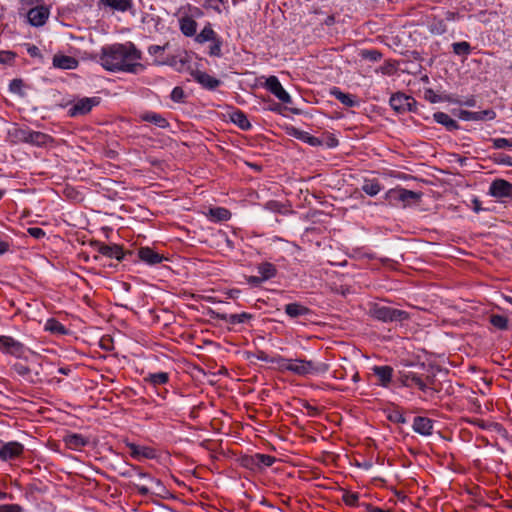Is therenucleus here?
<instances>
[{"label": "nucleus", "instance_id": "nucleus-1", "mask_svg": "<svg viewBox=\"0 0 512 512\" xmlns=\"http://www.w3.org/2000/svg\"><path fill=\"white\" fill-rule=\"evenodd\" d=\"M143 54L136 45L127 41L105 45L99 54V63L109 72L137 74L145 69L141 63Z\"/></svg>", "mask_w": 512, "mask_h": 512}, {"label": "nucleus", "instance_id": "nucleus-2", "mask_svg": "<svg viewBox=\"0 0 512 512\" xmlns=\"http://www.w3.org/2000/svg\"><path fill=\"white\" fill-rule=\"evenodd\" d=\"M422 366L407 365L397 373V381L401 386L407 388H417L426 392L430 377L420 372L423 371Z\"/></svg>", "mask_w": 512, "mask_h": 512}, {"label": "nucleus", "instance_id": "nucleus-3", "mask_svg": "<svg viewBox=\"0 0 512 512\" xmlns=\"http://www.w3.org/2000/svg\"><path fill=\"white\" fill-rule=\"evenodd\" d=\"M370 315L374 319L385 323L403 322L409 319V313L407 311L379 304H375L370 309Z\"/></svg>", "mask_w": 512, "mask_h": 512}, {"label": "nucleus", "instance_id": "nucleus-4", "mask_svg": "<svg viewBox=\"0 0 512 512\" xmlns=\"http://www.w3.org/2000/svg\"><path fill=\"white\" fill-rule=\"evenodd\" d=\"M420 197L421 193L407 190L400 186L389 189L384 195L385 201L390 206L402 204L403 207L408 206L411 202L418 201Z\"/></svg>", "mask_w": 512, "mask_h": 512}, {"label": "nucleus", "instance_id": "nucleus-5", "mask_svg": "<svg viewBox=\"0 0 512 512\" xmlns=\"http://www.w3.org/2000/svg\"><path fill=\"white\" fill-rule=\"evenodd\" d=\"M27 347L12 336H0V351L15 358H22L27 352Z\"/></svg>", "mask_w": 512, "mask_h": 512}, {"label": "nucleus", "instance_id": "nucleus-6", "mask_svg": "<svg viewBox=\"0 0 512 512\" xmlns=\"http://www.w3.org/2000/svg\"><path fill=\"white\" fill-rule=\"evenodd\" d=\"M100 103L101 98L98 96L80 98L68 109V115L70 117L84 116Z\"/></svg>", "mask_w": 512, "mask_h": 512}, {"label": "nucleus", "instance_id": "nucleus-7", "mask_svg": "<svg viewBox=\"0 0 512 512\" xmlns=\"http://www.w3.org/2000/svg\"><path fill=\"white\" fill-rule=\"evenodd\" d=\"M389 104L394 111L403 114L416 111L417 102L412 96L397 92L390 97Z\"/></svg>", "mask_w": 512, "mask_h": 512}, {"label": "nucleus", "instance_id": "nucleus-8", "mask_svg": "<svg viewBox=\"0 0 512 512\" xmlns=\"http://www.w3.org/2000/svg\"><path fill=\"white\" fill-rule=\"evenodd\" d=\"M24 445L17 441H10L0 447V459L2 461L15 460L24 454Z\"/></svg>", "mask_w": 512, "mask_h": 512}, {"label": "nucleus", "instance_id": "nucleus-9", "mask_svg": "<svg viewBox=\"0 0 512 512\" xmlns=\"http://www.w3.org/2000/svg\"><path fill=\"white\" fill-rule=\"evenodd\" d=\"M264 87L274 96H276L281 102L286 104L291 103L292 100L290 95L283 88L282 84L276 76H269L265 81Z\"/></svg>", "mask_w": 512, "mask_h": 512}, {"label": "nucleus", "instance_id": "nucleus-10", "mask_svg": "<svg viewBox=\"0 0 512 512\" xmlns=\"http://www.w3.org/2000/svg\"><path fill=\"white\" fill-rule=\"evenodd\" d=\"M92 245L100 254L108 258H114L121 261L125 256L122 246L118 244H105L103 242L96 241Z\"/></svg>", "mask_w": 512, "mask_h": 512}, {"label": "nucleus", "instance_id": "nucleus-11", "mask_svg": "<svg viewBox=\"0 0 512 512\" xmlns=\"http://www.w3.org/2000/svg\"><path fill=\"white\" fill-rule=\"evenodd\" d=\"M11 370L29 383L38 384V383L42 382V378L40 377L39 371H33L30 367H28L24 363H21V362L14 363L11 366Z\"/></svg>", "mask_w": 512, "mask_h": 512}, {"label": "nucleus", "instance_id": "nucleus-12", "mask_svg": "<svg viewBox=\"0 0 512 512\" xmlns=\"http://www.w3.org/2000/svg\"><path fill=\"white\" fill-rule=\"evenodd\" d=\"M50 11L46 6L39 5L36 7L31 8L27 13V18L29 23L32 26L40 27L43 26L48 17H49Z\"/></svg>", "mask_w": 512, "mask_h": 512}, {"label": "nucleus", "instance_id": "nucleus-13", "mask_svg": "<svg viewBox=\"0 0 512 512\" xmlns=\"http://www.w3.org/2000/svg\"><path fill=\"white\" fill-rule=\"evenodd\" d=\"M190 75L197 83H199L203 88L207 90H215L221 84L219 79L209 75L207 72L198 69L191 71Z\"/></svg>", "mask_w": 512, "mask_h": 512}, {"label": "nucleus", "instance_id": "nucleus-14", "mask_svg": "<svg viewBox=\"0 0 512 512\" xmlns=\"http://www.w3.org/2000/svg\"><path fill=\"white\" fill-rule=\"evenodd\" d=\"M489 194L496 198H512V183L504 179H496L490 185Z\"/></svg>", "mask_w": 512, "mask_h": 512}, {"label": "nucleus", "instance_id": "nucleus-15", "mask_svg": "<svg viewBox=\"0 0 512 512\" xmlns=\"http://www.w3.org/2000/svg\"><path fill=\"white\" fill-rule=\"evenodd\" d=\"M138 120L151 123L161 129H166L170 126L169 121L162 114L150 110L139 113Z\"/></svg>", "mask_w": 512, "mask_h": 512}, {"label": "nucleus", "instance_id": "nucleus-16", "mask_svg": "<svg viewBox=\"0 0 512 512\" xmlns=\"http://www.w3.org/2000/svg\"><path fill=\"white\" fill-rule=\"evenodd\" d=\"M216 318L226 324L235 326L238 324L249 323L254 318V315L248 312H242L239 314L217 313Z\"/></svg>", "mask_w": 512, "mask_h": 512}, {"label": "nucleus", "instance_id": "nucleus-17", "mask_svg": "<svg viewBox=\"0 0 512 512\" xmlns=\"http://www.w3.org/2000/svg\"><path fill=\"white\" fill-rule=\"evenodd\" d=\"M373 374L377 377V385L387 388L389 387L392 378L394 369L389 365L383 366H374L372 368Z\"/></svg>", "mask_w": 512, "mask_h": 512}, {"label": "nucleus", "instance_id": "nucleus-18", "mask_svg": "<svg viewBox=\"0 0 512 512\" xmlns=\"http://www.w3.org/2000/svg\"><path fill=\"white\" fill-rule=\"evenodd\" d=\"M496 117V112L493 109H487L482 111H460V118L466 121H483L493 120Z\"/></svg>", "mask_w": 512, "mask_h": 512}, {"label": "nucleus", "instance_id": "nucleus-19", "mask_svg": "<svg viewBox=\"0 0 512 512\" xmlns=\"http://www.w3.org/2000/svg\"><path fill=\"white\" fill-rule=\"evenodd\" d=\"M126 446L130 450V456L133 459L140 460L141 458L145 459H154L156 457V452L153 448L148 446H139L135 443H126Z\"/></svg>", "mask_w": 512, "mask_h": 512}, {"label": "nucleus", "instance_id": "nucleus-20", "mask_svg": "<svg viewBox=\"0 0 512 512\" xmlns=\"http://www.w3.org/2000/svg\"><path fill=\"white\" fill-rule=\"evenodd\" d=\"M413 430L423 436H430L433 433L434 422L432 419L423 416H416L413 420Z\"/></svg>", "mask_w": 512, "mask_h": 512}, {"label": "nucleus", "instance_id": "nucleus-21", "mask_svg": "<svg viewBox=\"0 0 512 512\" xmlns=\"http://www.w3.org/2000/svg\"><path fill=\"white\" fill-rule=\"evenodd\" d=\"M138 257L142 262L148 265L159 264L165 259L163 255L148 246L138 249Z\"/></svg>", "mask_w": 512, "mask_h": 512}, {"label": "nucleus", "instance_id": "nucleus-22", "mask_svg": "<svg viewBox=\"0 0 512 512\" xmlns=\"http://www.w3.org/2000/svg\"><path fill=\"white\" fill-rule=\"evenodd\" d=\"M63 441L66 447L71 450H81L89 444V439L78 433H69L65 435Z\"/></svg>", "mask_w": 512, "mask_h": 512}, {"label": "nucleus", "instance_id": "nucleus-23", "mask_svg": "<svg viewBox=\"0 0 512 512\" xmlns=\"http://www.w3.org/2000/svg\"><path fill=\"white\" fill-rule=\"evenodd\" d=\"M330 95L335 97L342 105L346 107H355L359 105V101L355 95L344 93L338 87L330 89Z\"/></svg>", "mask_w": 512, "mask_h": 512}, {"label": "nucleus", "instance_id": "nucleus-24", "mask_svg": "<svg viewBox=\"0 0 512 512\" xmlns=\"http://www.w3.org/2000/svg\"><path fill=\"white\" fill-rule=\"evenodd\" d=\"M53 142L54 139L49 134L40 131H34L31 129L28 144L37 147H45L52 144Z\"/></svg>", "mask_w": 512, "mask_h": 512}, {"label": "nucleus", "instance_id": "nucleus-25", "mask_svg": "<svg viewBox=\"0 0 512 512\" xmlns=\"http://www.w3.org/2000/svg\"><path fill=\"white\" fill-rule=\"evenodd\" d=\"M78 60L72 56L55 55L53 57V66L59 69L72 70L78 67Z\"/></svg>", "mask_w": 512, "mask_h": 512}, {"label": "nucleus", "instance_id": "nucleus-26", "mask_svg": "<svg viewBox=\"0 0 512 512\" xmlns=\"http://www.w3.org/2000/svg\"><path fill=\"white\" fill-rule=\"evenodd\" d=\"M99 6L108 7L113 11L126 12L133 6L132 0H99Z\"/></svg>", "mask_w": 512, "mask_h": 512}, {"label": "nucleus", "instance_id": "nucleus-27", "mask_svg": "<svg viewBox=\"0 0 512 512\" xmlns=\"http://www.w3.org/2000/svg\"><path fill=\"white\" fill-rule=\"evenodd\" d=\"M260 360L277 365L278 369L282 372H290V367L293 366L294 359H288L283 356L277 355L274 357H260Z\"/></svg>", "mask_w": 512, "mask_h": 512}, {"label": "nucleus", "instance_id": "nucleus-28", "mask_svg": "<svg viewBox=\"0 0 512 512\" xmlns=\"http://www.w3.org/2000/svg\"><path fill=\"white\" fill-rule=\"evenodd\" d=\"M306 374L308 375H320L329 371L330 365L326 362H316L313 360L305 359Z\"/></svg>", "mask_w": 512, "mask_h": 512}, {"label": "nucleus", "instance_id": "nucleus-29", "mask_svg": "<svg viewBox=\"0 0 512 512\" xmlns=\"http://www.w3.org/2000/svg\"><path fill=\"white\" fill-rule=\"evenodd\" d=\"M197 22L190 16H184L179 19V28L183 35L192 37L196 35Z\"/></svg>", "mask_w": 512, "mask_h": 512}, {"label": "nucleus", "instance_id": "nucleus-30", "mask_svg": "<svg viewBox=\"0 0 512 512\" xmlns=\"http://www.w3.org/2000/svg\"><path fill=\"white\" fill-rule=\"evenodd\" d=\"M285 313L290 318H297L311 314V309L300 303H289L285 305Z\"/></svg>", "mask_w": 512, "mask_h": 512}, {"label": "nucleus", "instance_id": "nucleus-31", "mask_svg": "<svg viewBox=\"0 0 512 512\" xmlns=\"http://www.w3.org/2000/svg\"><path fill=\"white\" fill-rule=\"evenodd\" d=\"M31 129L27 126H18L15 125L11 130H9V136L16 143H26L28 144L29 134Z\"/></svg>", "mask_w": 512, "mask_h": 512}, {"label": "nucleus", "instance_id": "nucleus-32", "mask_svg": "<svg viewBox=\"0 0 512 512\" xmlns=\"http://www.w3.org/2000/svg\"><path fill=\"white\" fill-rule=\"evenodd\" d=\"M433 118L437 123L445 126V128L448 131H454V130L459 129V125H458L457 121L454 120L453 118H451L445 112H436V113H434Z\"/></svg>", "mask_w": 512, "mask_h": 512}, {"label": "nucleus", "instance_id": "nucleus-33", "mask_svg": "<svg viewBox=\"0 0 512 512\" xmlns=\"http://www.w3.org/2000/svg\"><path fill=\"white\" fill-rule=\"evenodd\" d=\"M230 120L244 131H248L252 127L246 114L241 110H235L234 112H232L230 114Z\"/></svg>", "mask_w": 512, "mask_h": 512}, {"label": "nucleus", "instance_id": "nucleus-34", "mask_svg": "<svg viewBox=\"0 0 512 512\" xmlns=\"http://www.w3.org/2000/svg\"><path fill=\"white\" fill-rule=\"evenodd\" d=\"M467 422L474 426L479 427L482 430H494L498 433L505 431L504 427L500 423H497V422H486L479 418L469 419V420H467Z\"/></svg>", "mask_w": 512, "mask_h": 512}, {"label": "nucleus", "instance_id": "nucleus-35", "mask_svg": "<svg viewBox=\"0 0 512 512\" xmlns=\"http://www.w3.org/2000/svg\"><path fill=\"white\" fill-rule=\"evenodd\" d=\"M170 376L167 372H156V373H149L145 378L144 381L153 385L154 387L165 385L169 382Z\"/></svg>", "mask_w": 512, "mask_h": 512}, {"label": "nucleus", "instance_id": "nucleus-36", "mask_svg": "<svg viewBox=\"0 0 512 512\" xmlns=\"http://www.w3.org/2000/svg\"><path fill=\"white\" fill-rule=\"evenodd\" d=\"M292 135L294 137H296L297 139H299L305 143H308L309 145H311L313 147H318V146L323 145V141L320 138L312 136L308 132H305V131L293 129Z\"/></svg>", "mask_w": 512, "mask_h": 512}, {"label": "nucleus", "instance_id": "nucleus-37", "mask_svg": "<svg viewBox=\"0 0 512 512\" xmlns=\"http://www.w3.org/2000/svg\"><path fill=\"white\" fill-rule=\"evenodd\" d=\"M258 273L265 281L274 278L277 275V268L270 262H262L257 267Z\"/></svg>", "mask_w": 512, "mask_h": 512}, {"label": "nucleus", "instance_id": "nucleus-38", "mask_svg": "<svg viewBox=\"0 0 512 512\" xmlns=\"http://www.w3.org/2000/svg\"><path fill=\"white\" fill-rule=\"evenodd\" d=\"M217 38V35L215 31L213 30L210 23H207V25L204 26V28L201 30V32L197 35H195V40L198 43H205L207 41H215Z\"/></svg>", "mask_w": 512, "mask_h": 512}, {"label": "nucleus", "instance_id": "nucleus-39", "mask_svg": "<svg viewBox=\"0 0 512 512\" xmlns=\"http://www.w3.org/2000/svg\"><path fill=\"white\" fill-rule=\"evenodd\" d=\"M45 330L57 335H66L68 333L67 328L55 318H50L46 321Z\"/></svg>", "mask_w": 512, "mask_h": 512}, {"label": "nucleus", "instance_id": "nucleus-40", "mask_svg": "<svg viewBox=\"0 0 512 512\" xmlns=\"http://www.w3.org/2000/svg\"><path fill=\"white\" fill-rule=\"evenodd\" d=\"M342 501L349 507L356 508L358 512H361V505L366 503L359 501V494L355 492L346 491L342 496Z\"/></svg>", "mask_w": 512, "mask_h": 512}, {"label": "nucleus", "instance_id": "nucleus-41", "mask_svg": "<svg viewBox=\"0 0 512 512\" xmlns=\"http://www.w3.org/2000/svg\"><path fill=\"white\" fill-rule=\"evenodd\" d=\"M428 29L433 35H443L447 32V25L444 19L433 17L429 23Z\"/></svg>", "mask_w": 512, "mask_h": 512}, {"label": "nucleus", "instance_id": "nucleus-42", "mask_svg": "<svg viewBox=\"0 0 512 512\" xmlns=\"http://www.w3.org/2000/svg\"><path fill=\"white\" fill-rule=\"evenodd\" d=\"M382 190V186L377 179L365 180L362 191L369 196H375Z\"/></svg>", "mask_w": 512, "mask_h": 512}, {"label": "nucleus", "instance_id": "nucleus-43", "mask_svg": "<svg viewBox=\"0 0 512 512\" xmlns=\"http://www.w3.org/2000/svg\"><path fill=\"white\" fill-rule=\"evenodd\" d=\"M209 215L215 221H228L231 218V212L224 207L211 208Z\"/></svg>", "mask_w": 512, "mask_h": 512}, {"label": "nucleus", "instance_id": "nucleus-44", "mask_svg": "<svg viewBox=\"0 0 512 512\" xmlns=\"http://www.w3.org/2000/svg\"><path fill=\"white\" fill-rule=\"evenodd\" d=\"M453 53L458 56H468L471 53V45L467 41L455 42L452 44Z\"/></svg>", "mask_w": 512, "mask_h": 512}, {"label": "nucleus", "instance_id": "nucleus-45", "mask_svg": "<svg viewBox=\"0 0 512 512\" xmlns=\"http://www.w3.org/2000/svg\"><path fill=\"white\" fill-rule=\"evenodd\" d=\"M490 323L499 330L508 329V318L499 314H492L489 318Z\"/></svg>", "mask_w": 512, "mask_h": 512}, {"label": "nucleus", "instance_id": "nucleus-46", "mask_svg": "<svg viewBox=\"0 0 512 512\" xmlns=\"http://www.w3.org/2000/svg\"><path fill=\"white\" fill-rule=\"evenodd\" d=\"M257 468L270 467L276 462L274 456L268 454L256 453Z\"/></svg>", "mask_w": 512, "mask_h": 512}, {"label": "nucleus", "instance_id": "nucleus-47", "mask_svg": "<svg viewBox=\"0 0 512 512\" xmlns=\"http://www.w3.org/2000/svg\"><path fill=\"white\" fill-rule=\"evenodd\" d=\"M382 53L377 49H363L360 51V57L365 60L377 62L382 59Z\"/></svg>", "mask_w": 512, "mask_h": 512}, {"label": "nucleus", "instance_id": "nucleus-48", "mask_svg": "<svg viewBox=\"0 0 512 512\" xmlns=\"http://www.w3.org/2000/svg\"><path fill=\"white\" fill-rule=\"evenodd\" d=\"M304 362L305 359H294L293 366L290 367V372L297 376H307Z\"/></svg>", "mask_w": 512, "mask_h": 512}, {"label": "nucleus", "instance_id": "nucleus-49", "mask_svg": "<svg viewBox=\"0 0 512 512\" xmlns=\"http://www.w3.org/2000/svg\"><path fill=\"white\" fill-rule=\"evenodd\" d=\"M170 98L173 102L183 103L185 101L186 94L182 87L176 86L173 88V90L170 94Z\"/></svg>", "mask_w": 512, "mask_h": 512}, {"label": "nucleus", "instance_id": "nucleus-50", "mask_svg": "<svg viewBox=\"0 0 512 512\" xmlns=\"http://www.w3.org/2000/svg\"><path fill=\"white\" fill-rule=\"evenodd\" d=\"M491 141L493 144V148H495V149H510V148H512V139L494 138Z\"/></svg>", "mask_w": 512, "mask_h": 512}, {"label": "nucleus", "instance_id": "nucleus-51", "mask_svg": "<svg viewBox=\"0 0 512 512\" xmlns=\"http://www.w3.org/2000/svg\"><path fill=\"white\" fill-rule=\"evenodd\" d=\"M16 53L12 51L1 50L0 51V64H11L15 58Z\"/></svg>", "mask_w": 512, "mask_h": 512}, {"label": "nucleus", "instance_id": "nucleus-52", "mask_svg": "<svg viewBox=\"0 0 512 512\" xmlns=\"http://www.w3.org/2000/svg\"><path fill=\"white\" fill-rule=\"evenodd\" d=\"M24 86L22 79H13L9 84V89L11 92L16 94H23L22 88Z\"/></svg>", "mask_w": 512, "mask_h": 512}, {"label": "nucleus", "instance_id": "nucleus-53", "mask_svg": "<svg viewBox=\"0 0 512 512\" xmlns=\"http://www.w3.org/2000/svg\"><path fill=\"white\" fill-rule=\"evenodd\" d=\"M221 45H222L221 40L219 38H216V40L213 41V44L210 46L209 55L215 56V57H220L222 55Z\"/></svg>", "mask_w": 512, "mask_h": 512}, {"label": "nucleus", "instance_id": "nucleus-54", "mask_svg": "<svg viewBox=\"0 0 512 512\" xmlns=\"http://www.w3.org/2000/svg\"><path fill=\"white\" fill-rule=\"evenodd\" d=\"M131 469L136 471L139 477L148 478L152 483L156 484L157 486L161 485V481L159 479L151 477L150 474L143 472L138 466L131 465Z\"/></svg>", "mask_w": 512, "mask_h": 512}, {"label": "nucleus", "instance_id": "nucleus-55", "mask_svg": "<svg viewBox=\"0 0 512 512\" xmlns=\"http://www.w3.org/2000/svg\"><path fill=\"white\" fill-rule=\"evenodd\" d=\"M27 233L35 239H42L46 235L45 231L40 227H29Z\"/></svg>", "mask_w": 512, "mask_h": 512}, {"label": "nucleus", "instance_id": "nucleus-56", "mask_svg": "<svg viewBox=\"0 0 512 512\" xmlns=\"http://www.w3.org/2000/svg\"><path fill=\"white\" fill-rule=\"evenodd\" d=\"M242 465L249 469L257 468L256 454L242 458Z\"/></svg>", "mask_w": 512, "mask_h": 512}, {"label": "nucleus", "instance_id": "nucleus-57", "mask_svg": "<svg viewBox=\"0 0 512 512\" xmlns=\"http://www.w3.org/2000/svg\"><path fill=\"white\" fill-rule=\"evenodd\" d=\"M388 419L394 423L402 424L406 422V419L400 411H393L389 414Z\"/></svg>", "mask_w": 512, "mask_h": 512}, {"label": "nucleus", "instance_id": "nucleus-58", "mask_svg": "<svg viewBox=\"0 0 512 512\" xmlns=\"http://www.w3.org/2000/svg\"><path fill=\"white\" fill-rule=\"evenodd\" d=\"M224 3V0H205V7L206 8H211L213 9L215 12L217 13H221V8L219 6V4H223Z\"/></svg>", "mask_w": 512, "mask_h": 512}, {"label": "nucleus", "instance_id": "nucleus-59", "mask_svg": "<svg viewBox=\"0 0 512 512\" xmlns=\"http://www.w3.org/2000/svg\"><path fill=\"white\" fill-rule=\"evenodd\" d=\"M23 508L18 504L0 505V512H22Z\"/></svg>", "mask_w": 512, "mask_h": 512}, {"label": "nucleus", "instance_id": "nucleus-60", "mask_svg": "<svg viewBox=\"0 0 512 512\" xmlns=\"http://www.w3.org/2000/svg\"><path fill=\"white\" fill-rule=\"evenodd\" d=\"M495 161L498 163V164H502V165H506L508 167H512V156L510 155H507V154H499L496 158H495Z\"/></svg>", "mask_w": 512, "mask_h": 512}, {"label": "nucleus", "instance_id": "nucleus-61", "mask_svg": "<svg viewBox=\"0 0 512 512\" xmlns=\"http://www.w3.org/2000/svg\"><path fill=\"white\" fill-rule=\"evenodd\" d=\"M424 98L430 103H437L441 100L440 97L430 88L424 91Z\"/></svg>", "mask_w": 512, "mask_h": 512}, {"label": "nucleus", "instance_id": "nucleus-62", "mask_svg": "<svg viewBox=\"0 0 512 512\" xmlns=\"http://www.w3.org/2000/svg\"><path fill=\"white\" fill-rule=\"evenodd\" d=\"M361 512H390L389 510H384L382 508L376 507L372 504L361 505Z\"/></svg>", "mask_w": 512, "mask_h": 512}, {"label": "nucleus", "instance_id": "nucleus-63", "mask_svg": "<svg viewBox=\"0 0 512 512\" xmlns=\"http://www.w3.org/2000/svg\"><path fill=\"white\" fill-rule=\"evenodd\" d=\"M168 46V44L164 45V46H160V45H151L148 47V53L150 55H157L159 53H162L165 51L166 47Z\"/></svg>", "mask_w": 512, "mask_h": 512}, {"label": "nucleus", "instance_id": "nucleus-64", "mask_svg": "<svg viewBox=\"0 0 512 512\" xmlns=\"http://www.w3.org/2000/svg\"><path fill=\"white\" fill-rule=\"evenodd\" d=\"M380 71L382 74L391 75L395 71V67L392 63L387 61L383 66L380 67Z\"/></svg>", "mask_w": 512, "mask_h": 512}]
</instances>
